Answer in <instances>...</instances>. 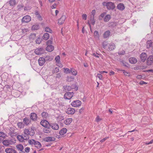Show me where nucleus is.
<instances>
[{"mask_svg":"<svg viewBox=\"0 0 153 153\" xmlns=\"http://www.w3.org/2000/svg\"><path fill=\"white\" fill-rule=\"evenodd\" d=\"M36 37V34L34 33H33L31 34L29 36V38L30 39H34Z\"/></svg>","mask_w":153,"mask_h":153,"instance_id":"46","label":"nucleus"},{"mask_svg":"<svg viewBox=\"0 0 153 153\" xmlns=\"http://www.w3.org/2000/svg\"><path fill=\"white\" fill-rule=\"evenodd\" d=\"M31 18L29 16L27 15L23 17L22 19V22L27 23L30 21Z\"/></svg>","mask_w":153,"mask_h":153,"instance_id":"4","label":"nucleus"},{"mask_svg":"<svg viewBox=\"0 0 153 153\" xmlns=\"http://www.w3.org/2000/svg\"><path fill=\"white\" fill-rule=\"evenodd\" d=\"M45 31L46 32H50V33H51L52 32V30L50 28H49V27H46L45 29Z\"/></svg>","mask_w":153,"mask_h":153,"instance_id":"44","label":"nucleus"},{"mask_svg":"<svg viewBox=\"0 0 153 153\" xmlns=\"http://www.w3.org/2000/svg\"><path fill=\"white\" fill-rule=\"evenodd\" d=\"M72 121V119L70 118L67 119L64 121V123L66 125H69L71 124Z\"/></svg>","mask_w":153,"mask_h":153,"instance_id":"23","label":"nucleus"},{"mask_svg":"<svg viewBox=\"0 0 153 153\" xmlns=\"http://www.w3.org/2000/svg\"><path fill=\"white\" fill-rule=\"evenodd\" d=\"M82 17L83 19L86 20L87 19V16L86 14H83L82 15Z\"/></svg>","mask_w":153,"mask_h":153,"instance_id":"54","label":"nucleus"},{"mask_svg":"<svg viewBox=\"0 0 153 153\" xmlns=\"http://www.w3.org/2000/svg\"><path fill=\"white\" fill-rule=\"evenodd\" d=\"M108 43L107 42L105 41L102 42V45L103 48H105L108 45Z\"/></svg>","mask_w":153,"mask_h":153,"instance_id":"43","label":"nucleus"},{"mask_svg":"<svg viewBox=\"0 0 153 153\" xmlns=\"http://www.w3.org/2000/svg\"><path fill=\"white\" fill-rule=\"evenodd\" d=\"M38 62L40 66L43 65L45 63L44 58L43 57H40L38 60Z\"/></svg>","mask_w":153,"mask_h":153,"instance_id":"14","label":"nucleus"},{"mask_svg":"<svg viewBox=\"0 0 153 153\" xmlns=\"http://www.w3.org/2000/svg\"><path fill=\"white\" fill-rule=\"evenodd\" d=\"M102 5L104 6H106L108 10H113L115 7L114 3L111 1H105L103 2Z\"/></svg>","mask_w":153,"mask_h":153,"instance_id":"1","label":"nucleus"},{"mask_svg":"<svg viewBox=\"0 0 153 153\" xmlns=\"http://www.w3.org/2000/svg\"><path fill=\"white\" fill-rule=\"evenodd\" d=\"M111 17V16L110 15H107L104 18V21L105 22H107L109 20Z\"/></svg>","mask_w":153,"mask_h":153,"instance_id":"29","label":"nucleus"},{"mask_svg":"<svg viewBox=\"0 0 153 153\" xmlns=\"http://www.w3.org/2000/svg\"><path fill=\"white\" fill-rule=\"evenodd\" d=\"M16 4V2L15 0H10V5L14 6Z\"/></svg>","mask_w":153,"mask_h":153,"instance_id":"40","label":"nucleus"},{"mask_svg":"<svg viewBox=\"0 0 153 153\" xmlns=\"http://www.w3.org/2000/svg\"><path fill=\"white\" fill-rule=\"evenodd\" d=\"M16 151L14 149L10 148V153H16Z\"/></svg>","mask_w":153,"mask_h":153,"instance_id":"56","label":"nucleus"},{"mask_svg":"<svg viewBox=\"0 0 153 153\" xmlns=\"http://www.w3.org/2000/svg\"><path fill=\"white\" fill-rule=\"evenodd\" d=\"M142 76L141 75H138L136 77L138 79H140L142 78Z\"/></svg>","mask_w":153,"mask_h":153,"instance_id":"63","label":"nucleus"},{"mask_svg":"<svg viewBox=\"0 0 153 153\" xmlns=\"http://www.w3.org/2000/svg\"><path fill=\"white\" fill-rule=\"evenodd\" d=\"M123 71V73L124 75L126 76H130V74L129 72H128L124 70L122 71Z\"/></svg>","mask_w":153,"mask_h":153,"instance_id":"49","label":"nucleus"},{"mask_svg":"<svg viewBox=\"0 0 153 153\" xmlns=\"http://www.w3.org/2000/svg\"><path fill=\"white\" fill-rule=\"evenodd\" d=\"M117 8L120 10H123L125 9V7L123 4L120 3L118 4Z\"/></svg>","mask_w":153,"mask_h":153,"instance_id":"18","label":"nucleus"},{"mask_svg":"<svg viewBox=\"0 0 153 153\" xmlns=\"http://www.w3.org/2000/svg\"><path fill=\"white\" fill-rule=\"evenodd\" d=\"M23 136L24 137L25 139V140H27L29 138V135L26 133L25 132H24V134H23Z\"/></svg>","mask_w":153,"mask_h":153,"instance_id":"38","label":"nucleus"},{"mask_svg":"<svg viewBox=\"0 0 153 153\" xmlns=\"http://www.w3.org/2000/svg\"><path fill=\"white\" fill-rule=\"evenodd\" d=\"M36 147L38 148H40L41 146V143L38 141H35L34 144Z\"/></svg>","mask_w":153,"mask_h":153,"instance_id":"33","label":"nucleus"},{"mask_svg":"<svg viewBox=\"0 0 153 153\" xmlns=\"http://www.w3.org/2000/svg\"><path fill=\"white\" fill-rule=\"evenodd\" d=\"M153 42H152V40H149L146 42V48H149L151 47L152 45Z\"/></svg>","mask_w":153,"mask_h":153,"instance_id":"21","label":"nucleus"},{"mask_svg":"<svg viewBox=\"0 0 153 153\" xmlns=\"http://www.w3.org/2000/svg\"><path fill=\"white\" fill-rule=\"evenodd\" d=\"M22 31L23 33H25L26 32L28 31V29H22Z\"/></svg>","mask_w":153,"mask_h":153,"instance_id":"60","label":"nucleus"},{"mask_svg":"<svg viewBox=\"0 0 153 153\" xmlns=\"http://www.w3.org/2000/svg\"><path fill=\"white\" fill-rule=\"evenodd\" d=\"M24 132H25L26 133L31 136H33L34 134V131L32 127L30 129H25L24 130Z\"/></svg>","mask_w":153,"mask_h":153,"instance_id":"2","label":"nucleus"},{"mask_svg":"<svg viewBox=\"0 0 153 153\" xmlns=\"http://www.w3.org/2000/svg\"><path fill=\"white\" fill-rule=\"evenodd\" d=\"M55 140V138L52 137H48L45 138V140L46 142L54 141Z\"/></svg>","mask_w":153,"mask_h":153,"instance_id":"16","label":"nucleus"},{"mask_svg":"<svg viewBox=\"0 0 153 153\" xmlns=\"http://www.w3.org/2000/svg\"><path fill=\"white\" fill-rule=\"evenodd\" d=\"M73 80H74V79L72 77H68L67 78V80L69 82H71L73 81Z\"/></svg>","mask_w":153,"mask_h":153,"instance_id":"50","label":"nucleus"},{"mask_svg":"<svg viewBox=\"0 0 153 153\" xmlns=\"http://www.w3.org/2000/svg\"><path fill=\"white\" fill-rule=\"evenodd\" d=\"M97 77L100 79L101 80L102 79V76L101 75V74H98L97 75Z\"/></svg>","mask_w":153,"mask_h":153,"instance_id":"58","label":"nucleus"},{"mask_svg":"<svg viewBox=\"0 0 153 153\" xmlns=\"http://www.w3.org/2000/svg\"><path fill=\"white\" fill-rule=\"evenodd\" d=\"M34 52L36 54L40 55L43 53L44 50L42 48H37L35 50Z\"/></svg>","mask_w":153,"mask_h":153,"instance_id":"8","label":"nucleus"},{"mask_svg":"<svg viewBox=\"0 0 153 153\" xmlns=\"http://www.w3.org/2000/svg\"><path fill=\"white\" fill-rule=\"evenodd\" d=\"M40 124L45 128L48 127L49 123L46 120H42L40 122Z\"/></svg>","mask_w":153,"mask_h":153,"instance_id":"7","label":"nucleus"},{"mask_svg":"<svg viewBox=\"0 0 153 153\" xmlns=\"http://www.w3.org/2000/svg\"><path fill=\"white\" fill-rule=\"evenodd\" d=\"M64 72L66 74L69 73H70V72H71L70 70L68 68H64Z\"/></svg>","mask_w":153,"mask_h":153,"instance_id":"48","label":"nucleus"},{"mask_svg":"<svg viewBox=\"0 0 153 153\" xmlns=\"http://www.w3.org/2000/svg\"><path fill=\"white\" fill-rule=\"evenodd\" d=\"M74 86H75L74 85H72L71 86L66 85L64 87V89L65 90H66L68 91H70L71 89L74 88Z\"/></svg>","mask_w":153,"mask_h":153,"instance_id":"17","label":"nucleus"},{"mask_svg":"<svg viewBox=\"0 0 153 153\" xmlns=\"http://www.w3.org/2000/svg\"><path fill=\"white\" fill-rule=\"evenodd\" d=\"M5 152L7 153H10V149L7 148L6 149Z\"/></svg>","mask_w":153,"mask_h":153,"instance_id":"64","label":"nucleus"},{"mask_svg":"<svg viewBox=\"0 0 153 153\" xmlns=\"http://www.w3.org/2000/svg\"><path fill=\"white\" fill-rule=\"evenodd\" d=\"M39 28V25H33L32 27V29L33 30H35L38 29Z\"/></svg>","mask_w":153,"mask_h":153,"instance_id":"35","label":"nucleus"},{"mask_svg":"<svg viewBox=\"0 0 153 153\" xmlns=\"http://www.w3.org/2000/svg\"><path fill=\"white\" fill-rule=\"evenodd\" d=\"M23 122L25 125L27 126L31 123V120L28 118L25 117L23 119Z\"/></svg>","mask_w":153,"mask_h":153,"instance_id":"11","label":"nucleus"},{"mask_svg":"<svg viewBox=\"0 0 153 153\" xmlns=\"http://www.w3.org/2000/svg\"><path fill=\"white\" fill-rule=\"evenodd\" d=\"M140 58L142 62H144L147 58L146 53H142L140 55Z\"/></svg>","mask_w":153,"mask_h":153,"instance_id":"9","label":"nucleus"},{"mask_svg":"<svg viewBox=\"0 0 153 153\" xmlns=\"http://www.w3.org/2000/svg\"><path fill=\"white\" fill-rule=\"evenodd\" d=\"M90 22H91L92 25H94L95 23V21L94 19V16H91L90 21H88V25L90 29L91 30V27Z\"/></svg>","mask_w":153,"mask_h":153,"instance_id":"6","label":"nucleus"},{"mask_svg":"<svg viewBox=\"0 0 153 153\" xmlns=\"http://www.w3.org/2000/svg\"><path fill=\"white\" fill-rule=\"evenodd\" d=\"M66 113L68 114H73L75 112V110L73 108H68L66 111Z\"/></svg>","mask_w":153,"mask_h":153,"instance_id":"10","label":"nucleus"},{"mask_svg":"<svg viewBox=\"0 0 153 153\" xmlns=\"http://www.w3.org/2000/svg\"><path fill=\"white\" fill-rule=\"evenodd\" d=\"M30 150V148L28 147H27L25 149V151L27 153H28Z\"/></svg>","mask_w":153,"mask_h":153,"instance_id":"59","label":"nucleus"},{"mask_svg":"<svg viewBox=\"0 0 153 153\" xmlns=\"http://www.w3.org/2000/svg\"><path fill=\"white\" fill-rule=\"evenodd\" d=\"M42 116L44 118L46 119L48 117V113L45 112H43L41 114Z\"/></svg>","mask_w":153,"mask_h":153,"instance_id":"31","label":"nucleus"},{"mask_svg":"<svg viewBox=\"0 0 153 153\" xmlns=\"http://www.w3.org/2000/svg\"><path fill=\"white\" fill-rule=\"evenodd\" d=\"M42 39L39 37L37 38L36 40V43L40 44L42 42Z\"/></svg>","mask_w":153,"mask_h":153,"instance_id":"45","label":"nucleus"},{"mask_svg":"<svg viewBox=\"0 0 153 153\" xmlns=\"http://www.w3.org/2000/svg\"><path fill=\"white\" fill-rule=\"evenodd\" d=\"M73 94V92H66L64 95V98L66 99L69 100L72 97Z\"/></svg>","mask_w":153,"mask_h":153,"instance_id":"5","label":"nucleus"},{"mask_svg":"<svg viewBox=\"0 0 153 153\" xmlns=\"http://www.w3.org/2000/svg\"><path fill=\"white\" fill-rule=\"evenodd\" d=\"M50 126L54 130H57L59 128V126L56 123H54Z\"/></svg>","mask_w":153,"mask_h":153,"instance_id":"20","label":"nucleus"},{"mask_svg":"<svg viewBox=\"0 0 153 153\" xmlns=\"http://www.w3.org/2000/svg\"><path fill=\"white\" fill-rule=\"evenodd\" d=\"M81 102L79 100L74 101L71 103V105L74 107H78L81 105Z\"/></svg>","mask_w":153,"mask_h":153,"instance_id":"3","label":"nucleus"},{"mask_svg":"<svg viewBox=\"0 0 153 153\" xmlns=\"http://www.w3.org/2000/svg\"><path fill=\"white\" fill-rule=\"evenodd\" d=\"M66 19L65 16L63 15L58 20V23L59 25H62L63 23Z\"/></svg>","mask_w":153,"mask_h":153,"instance_id":"12","label":"nucleus"},{"mask_svg":"<svg viewBox=\"0 0 153 153\" xmlns=\"http://www.w3.org/2000/svg\"><path fill=\"white\" fill-rule=\"evenodd\" d=\"M105 15V13H102L101 15H100L99 19H102V18H103L104 17Z\"/></svg>","mask_w":153,"mask_h":153,"instance_id":"55","label":"nucleus"},{"mask_svg":"<svg viewBox=\"0 0 153 153\" xmlns=\"http://www.w3.org/2000/svg\"><path fill=\"white\" fill-rule=\"evenodd\" d=\"M30 117L31 119L33 121H36L37 119V115L36 114L34 113H31Z\"/></svg>","mask_w":153,"mask_h":153,"instance_id":"13","label":"nucleus"},{"mask_svg":"<svg viewBox=\"0 0 153 153\" xmlns=\"http://www.w3.org/2000/svg\"><path fill=\"white\" fill-rule=\"evenodd\" d=\"M67 131V129L66 128H64L60 131L59 134L61 135H63L66 133Z\"/></svg>","mask_w":153,"mask_h":153,"instance_id":"27","label":"nucleus"},{"mask_svg":"<svg viewBox=\"0 0 153 153\" xmlns=\"http://www.w3.org/2000/svg\"><path fill=\"white\" fill-rule=\"evenodd\" d=\"M51 129L50 128L49 126L48 127H46L44 128L43 129V132L46 133H49L51 132Z\"/></svg>","mask_w":153,"mask_h":153,"instance_id":"24","label":"nucleus"},{"mask_svg":"<svg viewBox=\"0 0 153 153\" xmlns=\"http://www.w3.org/2000/svg\"><path fill=\"white\" fill-rule=\"evenodd\" d=\"M102 120V119L99 116H97L95 119V120L97 122H100Z\"/></svg>","mask_w":153,"mask_h":153,"instance_id":"51","label":"nucleus"},{"mask_svg":"<svg viewBox=\"0 0 153 153\" xmlns=\"http://www.w3.org/2000/svg\"><path fill=\"white\" fill-rule=\"evenodd\" d=\"M46 43L47 46L48 45H51L52 43V42L50 40H48L47 42Z\"/></svg>","mask_w":153,"mask_h":153,"instance_id":"57","label":"nucleus"},{"mask_svg":"<svg viewBox=\"0 0 153 153\" xmlns=\"http://www.w3.org/2000/svg\"><path fill=\"white\" fill-rule=\"evenodd\" d=\"M2 143L4 145L8 146L10 144V141L9 140H5L3 141Z\"/></svg>","mask_w":153,"mask_h":153,"instance_id":"34","label":"nucleus"},{"mask_svg":"<svg viewBox=\"0 0 153 153\" xmlns=\"http://www.w3.org/2000/svg\"><path fill=\"white\" fill-rule=\"evenodd\" d=\"M35 141H36L35 140L33 139H32L30 140H28V142L30 143V144L31 145H32L33 144H34L35 143Z\"/></svg>","mask_w":153,"mask_h":153,"instance_id":"47","label":"nucleus"},{"mask_svg":"<svg viewBox=\"0 0 153 153\" xmlns=\"http://www.w3.org/2000/svg\"><path fill=\"white\" fill-rule=\"evenodd\" d=\"M17 126L19 128H22L24 127V124L22 122H18L17 123Z\"/></svg>","mask_w":153,"mask_h":153,"instance_id":"32","label":"nucleus"},{"mask_svg":"<svg viewBox=\"0 0 153 153\" xmlns=\"http://www.w3.org/2000/svg\"><path fill=\"white\" fill-rule=\"evenodd\" d=\"M129 61L131 64H135L137 62V60L134 57H131L129 59Z\"/></svg>","mask_w":153,"mask_h":153,"instance_id":"22","label":"nucleus"},{"mask_svg":"<svg viewBox=\"0 0 153 153\" xmlns=\"http://www.w3.org/2000/svg\"><path fill=\"white\" fill-rule=\"evenodd\" d=\"M60 57L59 55H58L56 57L55 60L56 62L57 63H59L60 62Z\"/></svg>","mask_w":153,"mask_h":153,"instance_id":"42","label":"nucleus"},{"mask_svg":"<svg viewBox=\"0 0 153 153\" xmlns=\"http://www.w3.org/2000/svg\"><path fill=\"white\" fill-rule=\"evenodd\" d=\"M71 71L72 74L74 75H76L77 74V71L74 68H71Z\"/></svg>","mask_w":153,"mask_h":153,"instance_id":"36","label":"nucleus"},{"mask_svg":"<svg viewBox=\"0 0 153 153\" xmlns=\"http://www.w3.org/2000/svg\"><path fill=\"white\" fill-rule=\"evenodd\" d=\"M115 48V44L113 43H111L109 44L108 48L109 51H111L114 50Z\"/></svg>","mask_w":153,"mask_h":153,"instance_id":"15","label":"nucleus"},{"mask_svg":"<svg viewBox=\"0 0 153 153\" xmlns=\"http://www.w3.org/2000/svg\"><path fill=\"white\" fill-rule=\"evenodd\" d=\"M94 35L95 36V37L97 38H99V33L98 31L97 30H95L94 31Z\"/></svg>","mask_w":153,"mask_h":153,"instance_id":"41","label":"nucleus"},{"mask_svg":"<svg viewBox=\"0 0 153 153\" xmlns=\"http://www.w3.org/2000/svg\"><path fill=\"white\" fill-rule=\"evenodd\" d=\"M95 10H93L91 12V16H93L94 17V16L95 14Z\"/></svg>","mask_w":153,"mask_h":153,"instance_id":"53","label":"nucleus"},{"mask_svg":"<svg viewBox=\"0 0 153 153\" xmlns=\"http://www.w3.org/2000/svg\"><path fill=\"white\" fill-rule=\"evenodd\" d=\"M49 38V35L48 33H44L43 36V39L45 40H47Z\"/></svg>","mask_w":153,"mask_h":153,"instance_id":"28","label":"nucleus"},{"mask_svg":"<svg viewBox=\"0 0 153 153\" xmlns=\"http://www.w3.org/2000/svg\"><path fill=\"white\" fill-rule=\"evenodd\" d=\"M16 147L19 151H22L24 149V147L21 144H19L16 145Z\"/></svg>","mask_w":153,"mask_h":153,"instance_id":"26","label":"nucleus"},{"mask_svg":"<svg viewBox=\"0 0 153 153\" xmlns=\"http://www.w3.org/2000/svg\"><path fill=\"white\" fill-rule=\"evenodd\" d=\"M17 134V132L14 131L13 132L11 131V133L10 134V136H11L12 137H16Z\"/></svg>","mask_w":153,"mask_h":153,"instance_id":"37","label":"nucleus"},{"mask_svg":"<svg viewBox=\"0 0 153 153\" xmlns=\"http://www.w3.org/2000/svg\"><path fill=\"white\" fill-rule=\"evenodd\" d=\"M59 68L57 67H56L54 69L53 71V73H57L58 72H59Z\"/></svg>","mask_w":153,"mask_h":153,"instance_id":"52","label":"nucleus"},{"mask_svg":"<svg viewBox=\"0 0 153 153\" xmlns=\"http://www.w3.org/2000/svg\"><path fill=\"white\" fill-rule=\"evenodd\" d=\"M140 84L141 85H143V84H147V83H146V82H144V81H140Z\"/></svg>","mask_w":153,"mask_h":153,"instance_id":"62","label":"nucleus"},{"mask_svg":"<svg viewBox=\"0 0 153 153\" xmlns=\"http://www.w3.org/2000/svg\"><path fill=\"white\" fill-rule=\"evenodd\" d=\"M54 49V47L52 45H48L46 47V50L48 52H51Z\"/></svg>","mask_w":153,"mask_h":153,"instance_id":"19","label":"nucleus"},{"mask_svg":"<svg viewBox=\"0 0 153 153\" xmlns=\"http://www.w3.org/2000/svg\"><path fill=\"white\" fill-rule=\"evenodd\" d=\"M16 141V140L15 138L13 137V138H10V144L15 143Z\"/></svg>","mask_w":153,"mask_h":153,"instance_id":"39","label":"nucleus"},{"mask_svg":"<svg viewBox=\"0 0 153 153\" xmlns=\"http://www.w3.org/2000/svg\"><path fill=\"white\" fill-rule=\"evenodd\" d=\"M110 35V32L108 30L105 32L103 34V37L105 38H106L109 37Z\"/></svg>","mask_w":153,"mask_h":153,"instance_id":"30","label":"nucleus"},{"mask_svg":"<svg viewBox=\"0 0 153 153\" xmlns=\"http://www.w3.org/2000/svg\"><path fill=\"white\" fill-rule=\"evenodd\" d=\"M5 134L4 133L2 132H0V137H4L5 136Z\"/></svg>","mask_w":153,"mask_h":153,"instance_id":"61","label":"nucleus"},{"mask_svg":"<svg viewBox=\"0 0 153 153\" xmlns=\"http://www.w3.org/2000/svg\"><path fill=\"white\" fill-rule=\"evenodd\" d=\"M17 138L20 142H23L24 140H25L24 137L22 135H19L17 136Z\"/></svg>","mask_w":153,"mask_h":153,"instance_id":"25","label":"nucleus"}]
</instances>
